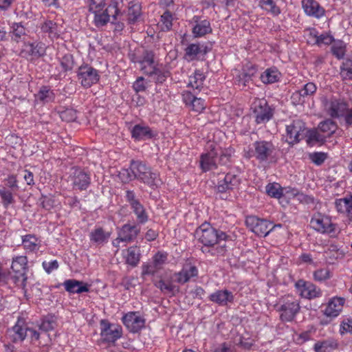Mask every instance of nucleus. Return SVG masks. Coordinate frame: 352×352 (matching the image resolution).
I'll return each mask as SVG.
<instances>
[{
  "mask_svg": "<svg viewBox=\"0 0 352 352\" xmlns=\"http://www.w3.org/2000/svg\"><path fill=\"white\" fill-rule=\"evenodd\" d=\"M277 306L278 311L280 313V319L283 322L292 321L300 309L299 300L290 295L280 298Z\"/></svg>",
  "mask_w": 352,
  "mask_h": 352,
  "instance_id": "obj_1",
  "label": "nucleus"
},
{
  "mask_svg": "<svg viewBox=\"0 0 352 352\" xmlns=\"http://www.w3.org/2000/svg\"><path fill=\"white\" fill-rule=\"evenodd\" d=\"M28 259L26 256H20L13 258L11 268L14 275L10 276L13 283L25 290L28 277L27 272Z\"/></svg>",
  "mask_w": 352,
  "mask_h": 352,
  "instance_id": "obj_2",
  "label": "nucleus"
},
{
  "mask_svg": "<svg viewBox=\"0 0 352 352\" xmlns=\"http://www.w3.org/2000/svg\"><path fill=\"white\" fill-rule=\"evenodd\" d=\"M121 4L122 0H112L107 8L100 9L98 12H93L95 25L97 27L105 25L110 21L111 16L116 20L117 16L120 13Z\"/></svg>",
  "mask_w": 352,
  "mask_h": 352,
  "instance_id": "obj_3",
  "label": "nucleus"
},
{
  "mask_svg": "<svg viewBox=\"0 0 352 352\" xmlns=\"http://www.w3.org/2000/svg\"><path fill=\"white\" fill-rule=\"evenodd\" d=\"M221 232L209 223H204L196 230V235L199 242L204 245L205 248H203L210 249L209 248H213L218 242L219 234Z\"/></svg>",
  "mask_w": 352,
  "mask_h": 352,
  "instance_id": "obj_4",
  "label": "nucleus"
},
{
  "mask_svg": "<svg viewBox=\"0 0 352 352\" xmlns=\"http://www.w3.org/2000/svg\"><path fill=\"white\" fill-rule=\"evenodd\" d=\"M240 184V179L236 175L227 173L223 179L219 178L215 186V192L219 194L221 199H227L228 194L236 189Z\"/></svg>",
  "mask_w": 352,
  "mask_h": 352,
  "instance_id": "obj_5",
  "label": "nucleus"
},
{
  "mask_svg": "<svg viewBox=\"0 0 352 352\" xmlns=\"http://www.w3.org/2000/svg\"><path fill=\"white\" fill-rule=\"evenodd\" d=\"M245 224L252 232L261 237L266 236L276 226L266 219H259L256 216L248 217Z\"/></svg>",
  "mask_w": 352,
  "mask_h": 352,
  "instance_id": "obj_6",
  "label": "nucleus"
},
{
  "mask_svg": "<svg viewBox=\"0 0 352 352\" xmlns=\"http://www.w3.org/2000/svg\"><path fill=\"white\" fill-rule=\"evenodd\" d=\"M253 113L257 124L268 122L274 116L272 109L264 98L256 99L252 104Z\"/></svg>",
  "mask_w": 352,
  "mask_h": 352,
  "instance_id": "obj_7",
  "label": "nucleus"
},
{
  "mask_svg": "<svg viewBox=\"0 0 352 352\" xmlns=\"http://www.w3.org/2000/svg\"><path fill=\"white\" fill-rule=\"evenodd\" d=\"M100 78L98 70L89 65H81L78 70V79L84 87H90Z\"/></svg>",
  "mask_w": 352,
  "mask_h": 352,
  "instance_id": "obj_8",
  "label": "nucleus"
},
{
  "mask_svg": "<svg viewBox=\"0 0 352 352\" xmlns=\"http://www.w3.org/2000/svg\"><path fill=\"white\" fill-rule=\"evenodd\" d=\"M325 108L331 118L343 117L349 108V103L343 98L332 97L327 100Z\"/></svg>",
  "mask_w": 352,
  "mask_h": 352,
  "instance_id": "obj_9",
  "label": "nucleus"
},
{
  "mask_svg": "<svg viewBox=\"0 0 352 352\" xmlns=\"http://www.w3.org/2000/svg\"><path fill=\"white\" fill-rule=\"evenodd\" d=\"M100 324V334L104 341L107 342H114L122 336V331L120 326L111 324L104 320H101Z\"/></svg>",
  "mask_w": 352,
  "mask_h": 352,
  "instance_id": "obj_10",
  "label": "nucleus"
},
{
  "mask_svg": "<svg viewBox=\"0 0 352 352\" xmlns=\"http://www.w3.org/2000/svg\"><path fill=\"white\" fill-rule=\"evenodd\" d=\"M211 50V47L205 44L191 43L185 49L184 58L188 61L203 59Z\"/></svg>",
  "mask_w": 352,
  "mask_h": 352,
  "instance_id": "obj_11",
  "label": "nucleus"
},
{
  "mask_svg": "<svg viewBox=\"0 0 352 352\" xmlns=\"http://www.w3.org/2000/svg\"><path fill=\"white\" fill-rule=\"evenodd\" d=\"M73 188L80 190H85L91 184L89 173L84 170L76 168L70 176Z\"/></svg>",
  "mask_w": 352,
  "mask_h": 352,
  "instance_id": "obj_12",
  "label": "nucleus"
},
{
  "mask_svg": "<svg viewBox=\"0 0 352 352\" xmlns=\"http://www.w3.org/2000/svg\"><path fill=\"white\" fill-rule=\"evenodd\" d=\"M305 130V124L299 120H294L287 126L286 131L287 135V141L289 144H294L298 142L304 137V131Z\"/></svg>",
  "mask_w": 352,
  "mask_h": 352,
  "instance_id": "obj_13",
  "label": "nucleus"
},
{
  "mask_svg": "<svg viewBox=\"0 0 352 352\" xmlns=\"http://www.w3.org/2000/svg\"><path fill=\"white\" fill-rule=\"evenodd\" d=\"M255 149L256 159L260 162H265L273 154L275 148L272 142L261 140L253 144Z\"/></svg>",
  "mask_w": 352,
  "mask_h": 352,
  "instance_id": "obj_14",
  "label": "nucleus"
},
{
  "mask_svg": "<svg viewBox=\"0 0 352 352\" xmlns=\"http://www.w3.org/2000/svg\"><path fill=\"white\" fill-rule=\"evenodd\" d=\"M310 223L314 230L321 233H332L335 230V225L331 223V219L320 214L314 217Z\"/></svg>",
  "mask_w": 352,
  "mask_h": 352,
  "instance_id": "obj_15",
  "label": "nucleus"
},
{
  "mask_svg": "<svg viewBox=\"0 0 352 352\" xmlns=\"http://www.w3.org/2000/svg\"><path fill=\"white\" fill-rule=\"evenodd\" d=\"M296 287L303 298L311 299L321 295L320 289L310 282L299 280L296 283Z\"/></svg>",
  "mask_w": 352,
  "mask_h": 352,
  "instance_id": "obj_16",
  "label": "nucleus"
},
{
  "mask_svg": "<svg viewBox=\"0 0 352 352\" xmlns=\"http://www.w3.org/2000/svg\"><path fill=\"white\" fill-rule=\"evenodd\" d=\"M140 232V224L126 223L118 230V234H119V239H122L125 243H130L136 239Z\"/></svg>",
  "mask_w": 352,
  "mask_h": 352,
  "instance_id": "obj_17",
  "label": "nucleus"
},
{
  "mask_svg": "<svg viewBox=\"0 0 352 352\" xmlns=\"http://www.w3.org/2000/svg\"><path fill=\"white\" fill-rule=\"evenodd\" d=\"M122 322L129 331L137 333L141 330L145 324V320L135 313H129L122 318Z\"/></svg>",
  "mask_w": 352,
  "mask_h": 352,
  "instance_id": "obj_18",
  "label": "nucleus"
},
{
  "mask_svg": "<svg viewBox=\"0 0 352 352\" xmlns=\"http://www.w3.org/2000/svg\"><path fill=\"white\" fill-rule=\"evenodd\" d=\"M218 242L215 244L216 248L213 249H204L201 248V251L204 253H210L211 255H223L227 251V242L231 241L230 236L227 235L224 232H221L219 234Z\"/></svg>",
  "mask_w": 352,
  "mask_h": 352,
  "instance_id": "obj_19",
  "label": "nucleus"
},
{
  "mask_svg": "<svg viewBox=\"0 0 352 352\" xmlns=\"http://www.w3.org/2000/svg\"><path fill=\"white\" fill-rule=\"evenodd\" d=\"M197 274L198 270L197 267L190 263H187L184 265L179 272L175 274V280L178 283L184 284L187 283L190 278L197 276Z\"/></svg>",
  "mask_w": 352,
  "mask_h": 352,
  "instance_id": "obj_20",
  "label": "nucleus"
},
{
  "mask_svg": "<svg viewBox=\"0 0 352 352\" xmlns=\"http://www.w3.org/2000/svg\"><path fill=\"white\" fill-rule=\"evenodd\" d=\"M302 7L307 14L320 18L324 14V10L316 0H302Z\"/></svg>",
  "mask_w": 352,
  "mask_h": 352,
  "instance_id": "obj_21",
  "label": "nucleus"
},
{
  "mask_svg": "<svg viewBox=\"0 0 352 352\" xmlns=\"http://www.w3.org/2000/svg\"><path fill=\"white\" fill-rule=\"evenodd\" d=\"M209 299L219 305L224 306L234 300L232 293L227 289L217 290L209 296Z\"/></svg>",
  "mask_w": 352,
  "mask_h": 352,
  "instance_id": "obj_22",
  "label": "nucleus"
},
{
  "mask_svg": "<svg viewBox=\"0 0 352 352\" xmlns=\"http://www.w3.org/2000/svg\"><path fill=\"white\" fill-rule=\"evenodd\" d=\"M63 285L67 292L69 293L80 294L82 292H88L89 291V285L82 281L76 279H69L63 283Z\"/></svg>",
  "mask_w": 352,
  "mask_h": 352,
  "instance_id": "obj_23",
  "label": "nucleus"
},
{
  "mask_svg": "<svg viewBox=\"0 0 352 352\" xmlns=\"http://www.w3.org/2000/svg\"><path fill=\"white\" fill-rule=\"evenodd\" d=\"M344 301L345 300L343 298H333L325 308L324 315L331 318L337 316L341 311Z\"/></svg>",
  "mask_w": 352,
  "mask_h": 352,
  "instance_id": "obj_24",
  "label": "nucleus"
},
{
  "mask_svg": "<svg viewBox=\"0 0 352 352\" xmlns=\"http://www.w3.org/2000/svg\"><path fill=\"white\" fill-rule=\"evenodd\" d=\"M193 20L196 23L192 28V33L195 37H201L212 32V28L209 21H199L198 16H195Z\"/></svg>",
  "mask_w": 352,
  "mask_h": 352,
  "instance_id": "obj_25",
  "label": "nucleus"
},
{
  "mask_svg": "<svg viewBox=\"0 0 352 352\" xmlns=\"http://www.w3.org/2000/svg\"><path fill=\"white\" fill-rule=\"evenodd\" d=\"M132 137L136 140L151 139L155 135V133L146 126L136 124L133 126L132 131Z\"/></svg>",
  "mask_w": 352,
  "mask_h": 352,
  "instance_id": "obj_26",
  "label": "nucleus"
},
{
  "mask_svg": "<svg viewBox=\"0 0 352 352\" xmlns=\"http://www.w3.org/2000/svg\"><path fill=\"white\" fill-rule=\"evenodd\" d=\"M111 233L105 232L102 228H97L89 234L90 241L97 245H102L108 241Z\"/></svg>",
  "mask_w": 352,
  "mask_h": 352,
  "instance_id": "obj_27",
  "label": "nucleus"
},
{
  "mask_svg": "<svg viewBox=\"0 0 352 352\" xmlns=\"http://www.w3.org/2000/svg\"><path fill=\"white\" fill-rule=\"evenodd\" d=\"M214 153L208 152L207 153L202 154L201 156L200 166L201 169L204 171H208L217 168V165L215 162Z\"/></svg>",
  "mask_w": 352,
  "mask_h": 352,
  "instance_id": "obj_28",
  "label": "nucleus"
},
{
  "mask_svg": "<svg viewBox=\"0 0 352 352\" xmlns=\"http://www.w3.org/2000/svg\"><path fill=\"white\" fill-rule=\"evenodd\" d=\"M338 347L337 341L333 339H327L317 342L314 346L316 352H332Z\"/></svg>",
  "mask_w": 352,
  "mask_h": 352,
  "instance_id": "obj_29",
  "label": "nucleus"
},
{
  "mask_svg": "<svg viewBox=\"0 0 352 352\" xmlns=\"http://www.w3.org/2000/svg\"><path fill=\"white\" fill-rule=\"evenodd\" d=\"M28 328L23 327L19 324L14 325L12 329L8 331V335L13 342L23 341L27 336Z\"/></svg>",
  "mask_w": 352,
  "mask_h": 352,
  "instance_id": "obj_30",
  "label": "nucleus"
},
{
  "mask_svg": "<svg viewBox=\"0 0 352 352\" xmlns=\"http://www.w3.org/2000/svg\"><path fill=\"white\" fill-rule=\"evenodd\" d=\"M131 172L133 173V179L140 180L144 173H148V166L140 161H131L130 165Z\"/></svg>",
  "mask_w": 352,
  "mask_h": 352,
  "instance_id": "obj_31",
  "label": "nucleus"
},
{
  "mask_svg": "<svg viewBox=\"0 0 352 352\" xmlns=\"http://www.w3.org/2000/svg\"><path fill=\"white\" fill-rule=\"evenodd\" d=\"M140 258V249L138 246H131L127 249L126 262L132 267H135Z\"/></svg>",
  "mask_w": 352,
  "mask_h": 352,
  "instance_id": "obj_32",
  "label": "nucleus"
},
{
  "mask_svg": "<svg viewBox=\"0 0 352 352\" xmlns=\"http://www.w3.org/2000/svg\"><path fill=\"white\" fill-rule=\"evenodd\" d=\"M131 208L136 215L138 224H144L148 221V217L144 206L140 203V201L133 206H131Z\"/></svg>",
  "mask_w": 352,
  "mask_h": 352,
  "instance_id": "obj_33",
  "label": "nucleus"
},
{
  "mask_svg": "<svg viewBox=\"0 0 352 352\" xmlns=\"http://www.w3.org/2000/svg\"><path fill=\"white\" fill-rule=\"evenodd\" d=\"M147 172L148 173H144L140 181L150 186H158L161 183V180L158 178L157 173L153 172L150 167H148Z\"/></svg>",
  "mask_w": 352,
  "mask_h": 352,
  "instance_id": "obj_34",
  "label": "nucleus"
},
{
  "mask_svg": "<svg viewBox=\"0 0 352 352\" xmlns=\"http://www.w3.org/2000/svg\"><path fill=\"white\" fill-rule=\"evenodd\" d=\"M141 14V5L138 3L131 1L129 3L128 16L129 21L131 23H134L137 21L138 17Z\"/></svg>",
  "mask_w": 352,
  "mask_h": 352,
  "instance_id": "obj_35",
  "label": "nucleus"
},
{
  "mask_svg": "<svg viewBox=\"0 0 352 352\" xmlns=\"http://www.w3.org/2000/svg\"><path fill=\"white\" fill-rule=\"evenodd\" d=\"M28 47V53L32 56L39 58L45 54L46 47L45 45L41 42L30 43Z\"/></svg>",
  "mask_w": 352,
  "mask_h": 352,
  "instance_id": "obj_36",
  "label": "nucleus"
},
{
  "mask_svg": "<svg viewBox=\"0 0 352 352\" xmlns=\"http://www.w3.org/2000/svg\"><path fill=\"white\" fill-rule=\"evenodd\" d=\"M142 70L144 71V73L149 74L150 76H153V79L157 83H162L166 79L168 76L167 72H164L160 70L159 69L155 68V67H152L149 69V71L146 70L145 67H142Z\"/></svg>",
  "mask_w": 352,
  "mask_h": 352,
  "instance_id": "obj_37",
  "label": "nucleus"
},
{
  "mask_svg": "<svg viewBox=\"0 0 352 352\" xmlns=\"http://www.w3.org/2000/svg\"><path fill=\"white\" fill-rule=\"evenodd\" d=\"M265 190L267 194L271 197L280 199L283 196V188L278 183L268 184Z\"/></svg>",
  "mask_w": 352,
  "mask_h": 352,
  "instance_id": "obj_38",
  "label": "nucleus"
},
{
  "mask_svg": "<svg viewBox=\"0 0 352 352\" xmlns=\"http://www.w3.org/2000/svg\"><path fill=\"white\" fill-rule=\"evenodd\" d=\"M22 243L24 248L30 252H33L38 248V239L32 234L23 236Z\"/></svg>",
  "mask_w": 352,
  "mask_h": 352,
  "instance_id": "obj_39",
  "label": "nucleus"
},
{
  "mask_svg": "<svg viewBox=\"0 0 352 352\" xmlns=\"http://www.w3.org/2000/svg\"><path fill=\"white\" fill-rule=\"evenodd\" d=\"M331 50L333 55L338 59H342L344 58L346 53V45L342 41H334Z\"/></svg>",
  "mask_w": 352,
  "mask_h": 352,
  "instance_id": "obj_40",
  "label": "nucleus"
},
{
  "mask_svg": "<svg viewBox=\"0 0 352 352\" xmlns=\"http://www.w3.org/2000/svg\"><path fill=\"white\" fill-rule=\"evenodd\" d=\"M155 286L165 294L174 295L175 292L179 291L178 287L174 285L170 281L160 280L155 283Z\"/></svg>",
  "mask_w": 352,
  "mask_h": 352,
  "instance_id": "obj_41",
  "label": "nucleus"
},
{
  "mask_svg": "<svg viewBox=\"0 0 352 352\" xmlns=\"http://www.w3.org/2000/svg\"><path fill=\"white\" fill-rule=\"evenodd\" d=\"M41 30L45 33H48L49 36L52 38L58 37V25L56 23L48 20L45 21L41 25Z\"/></svg>",
  "mask_w": 352,
  "mask_h": 352,
  "instance_id": "obj_42",
  "label": "nucleus"
},
{
  "mask_svg": "<svg viewBox=\"0 0 352 352\" xmlns=\"http://www.w3.org/2000/svg\"><path fill=\"white\" fill-rule=\"evenodd\" d=\"M340 76L344 80L352 79V59L347 58L340 67Z\"/></svg>",
  "mask_w": 352,
  "mask_h": 352,
  "instance_id": "obj_43",
  "label": "nucleus"
},
{
  "mask_svg": "<svg viewBox=\"0 0 352 352\" xmlns=\"http://www.w3.org/2000/svg\"><path fill=\"white\" fill-rule=\"evenodd\" d=\"M334 41L333 36L328 33H323L320 35L314 34V44L320 47L322 45H329L333 43Z\"/></svg>",
  "mask_w": 352,
  "mask_h": 352,
  "instance_id": "obj_44",
  "label": "nucleus"
},
{
  "mask_svg": "<svg viewBox=\"0 0 352 352\" xmlns=\"http://www.w3.org/2000/svg\"><path fill=\"white\" fill-rule=\"evenodd\" d=\"M259 6L274 15H278L280 12V8L273 0H260Z\"/></svg>",
  "mask_w": 352,
  "mask_h": 352,
  "instance_id": "obj_45",
  "label": "nucleus"
},
{
  "mask_svg": "<svg viewBox=\"0 0 352 352\" xmlns=\"http://www.w3.org/2000/svg\"><path fill=\"white\" fill-rule=\"evenodd\" d=\"M318 127L322 132H329V136H331L336 132L338 126L335 121L331 119H327L326 120L321 122L319 124Z\"/></svg>",
  "mask_w": 352,
  "mask_h": 352,
  "instance_id": "obj_46",
  "label": "nucleus"
},
{
  "mask_svg": "<svg viewBox=\"0 0 352 352\" xmlns=\"http://www.w3.org/2000/svg\"><path fill=\"white\" fill-rule=\"evenodd\" d=\"M278 72L276 70L268 69L261 76V79L265 84L274 83L278 80Z\"/></svg>",
  "mask_w": 352,
  "mask_h": 352,
  "instance_id": "obj_47",
  "label": "nucleus"
},
{
  "mask_svg": "<svg viewBox=\"0 0 352 352\" xmlns=\"http://www.w3.org/2000/svg\"><path fill=\"white\" fill-rule=\"evenodd\" d=\"M154 52L151 50H144L141 58L137 60V62L140 63L142 65L144 64H147L151 68L153 66L154 64Z\"/></svg>",
  "mask_w": 352,
  "mask_h": 352,
  "instance_id": "obj_48",
  "label": "nucleus"
},
{
  "mask_svg": "<svg viewBox=\"0 0 352 352\" xmlns=\"http://www.w3.org/2000/svg\"><path fill=\"white\" fill-rule=\"evenodd\" d=\"M205 79V76L200 71H195L193 77L190 78L188 85L192 88L199 89L202 85Z\"/></svg>",
  "mask_w": 352,
  "mask_h": 352,
  "instance_id": "obj_49",
  "label": "nucleus"
},
{
  "mask_svg": "<svg viewBox=\"0 0 352 352\" xmlns=\"http://www.w3.org/2000/svg\"><path fill=\"white\" fill-rule=\"evenodd\" d=\"M37 97L40 100L48 102L53 100L54 95L47 87H42L37 94Z\"/></svg>",
  "mask_w": 352,
  "mask_h": 352,
  "instance_id": "obj_50",
  "label": "nucleus"
},
{
  "mask_svg": "<svg viewBox=\"0 0 352 352\" xmlns=\"http://www.w3.org/2000/svg\"><path fill=\"white\" fill-rule=\"evenodd\" d=\"M314 277L316 280L321 282L329 279L331 274L329 268H322L314 272Z\"/></svg>",
  "mask_w": 352,
  "mask_h": 352,
  "instance_id": "obj_51",
  "label": "nucleus"
},
{
  "mask_svg": "<svg viewBox=\"0 0 352 352\" xmlns=\"http://www.w3.org/2000/svg\"><path fill=\"white\" fill-rule=\"evenodd\" d=\"M327 153L323 152H314L309 154V159L317 166L322 165L327 159Z\"/></svg>",
  "mask_w": 352,
  "mask_h": 352,
  "instance_id": "obj_52",
  "label": "nucleus"
},
{
  "mask_svg": "<svg viewBox=\"0 0 352 352\" xmlns=\"http://www.w3.org/2000/svg\"><path fill=\"white\" fill-rule=\"evenodd\" d=\"M60 65L65 72L72 70L74 67V58L70 54L63 56L60 60Z\"/></svg>",
  "mask_w": 352,
  "mask_h": 352,
  "instance_id": "obj_53",
  "label": "nucleus"
},
{
  "mask_svg": "<svg viewBox=\"0 0 352 352\" xmlns=\"http://www.w3.org/2000/svg\"><path fill=\"white\" fill-rule=\"evenodd\" d=\"M89 11L91 12H98L100 9L105 8V0H88Z\"/></svg>",
  "mask_w": 352,
  "mask_h": 352,
  "instance_id": "obj_54",
  "label": "nucleus"
},
{
  "mask_svg": "<svg viewBox=\"0 0 352 352\" xmlns=\"http://www.w3.org/2000/svg\"><path fill=\"white\" fill-rule=\"evenodd\" d=\"M55 324L56 323L53 316L45 317L40 324L39 328L41 330L47 332L52 330Z\"/></svg>",
  "mask_w": 352,
  "mask_h": 352,
  "instance_id": "obj_55",
  "label": "nucleus"
},
{
  "mask_svg": "<svg viewBox=\"0 0 352 352\" xmlns=\"http://www.w3.org/2000/svg\"><path fill=\"white\" fill-rule=\"evenodd\" d=\"M326 141V137L321 135L317 131H309L307 142H319L323 144Z\"/></svg>",
  "mask_w": 352,
  "mask_h": 352,
  "instance_id": "obj_56",
  "label": "nucleus"
},
{
  "mask_svg": "<svg viewBox=\"0 0 352 352\" xmlns=\"http://www.w3.org/2000/svg\"><path fill=\"white\" fill-rule=\"evenodd\" d=\"M12 34V39L16 42H19V40L21 36H24L25 34V28L21 24L16 23L13 25V31Z\"/></svg>",
  "mask_w": 352,
  "mask_h": 352,
  "instance_id": "obj_57",
  "label": "nucleus"
},
{
  "mask_svg": "<svg viewBox=\"0 0 352 352\" xmlns=\"http://www.w3.org/2000/svg\"><path fill=\"white\" fill-rule=\"evenodd\" d=\"M233 153L234 151L232 148L222 151L219 157V164L223 166L228 165Z\"/></svg>",
  "mask_w": 352,
  "mask_h": 352,
  "instance_id": "obj_58",
  "label": "nucleus"
},
{
  "mask_svg": "<svg viewBox=\"0 0 352 352\" xmlns=\"http://www.w3.org/2000/svg\"><path fill=\"white\" fill-rule=\"evenodd\" d=\"M305 96L301 93L300 90L296 91L291 96L292 103L296 106L299 104H303L305 102Z\"/></svg>",
  "mask_w": 352,
  "mask_h": 352,
  "instance_id": "obj_59",
  "label": "nucleus"
},
{
  "mask_svg": "<svg viewBox=\"0 0 352 352\" xmlns=\"http://www.w3.org/2000/svg\"><path fill=\"white\" fill-rule=\"evenodd\" d=\"M161 21L163 23L162 30L168 31L172 27V15L169 12H166L161 16Z\"/></svg>",
  "mask_w": 352,
  "mask_h": 352,
  "instance_id": "obj_60",
  "label": "nucleus"
},
{
  "mask_svg": "<svg viewBox=\"0 0 352 352\" xmlns=\"http://www.w3.org/2000/svg\"><path fill=\"white\" fill-rule=\"evenodd\" d=\"M0 196L6 205L10 204L14 201L12 191L8 190L6 188L1 189Z\"/></svg>",
  "mask_w": 352,
  "mask_h": 352,
  "instance_id": "obj_61",
  "label": "nucleus"
},
{
  "mask_svg": "<svg viewBox=\"0 0 352 352\" xmlns=\"http://www.w3.org/2000/svg\"><path fill=\"white\" fill-rule=\"evenodd\" d=\"M317 90V87L314 82H307L305 84L302 89H300L301 93L307 97L308 96H312L316 93Z\"/></svg>",
  "mask_w": 352,
  "mask_h": 352,
  "instance_id": "obj_62",
  "label": "nucleus"
},
{
  "mask_svg": "<svg viewBox=\"0 0 352 352\" xmlns=\"http://www.w3.org/2000/svg\"><path fill=\"white\" fill-rule=\"evenodd\" d=\"M347 197L336 199L335 201V206L338 212L341 213H346L347 212Z\"/></svg>",
  "mask_w": 352,
  "mask_h": 352,
  "instance_id": "obj_63",
  "label": "nucleus"
},
{
  "mask_svg": "<svg viewBox=\"0 0 352 352\" xmlns=\"http://www.w3.org/2000/svg\"><path fill=\"white\" fill-rule=\"evenodd\" d=\"M340 333L349 332L352 334V320L350 318L344 319L341 323Z\"/></svg>",
  "mask_w": 352,
  "mask_h": 352,
  "instance_id": "obj_64",
  "label": "nucleus"
}]
</instances>
